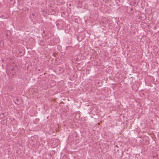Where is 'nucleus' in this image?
I'll return each instance as SVG.
<instances>
[{"label":"nucleus","instance_id":"f257e3e1","mask_svg":"<svg viewBox=\"0 0 159 159\" xmlns=\"http://www.w3.org/2000/svg\"><path fill=\"white\" fill-rule=\"evenodd\" d=\"M10 73L12 74V75H14L15 72L14 71L13 69H12L10 70Z\"/></svg>","mask_w":159,"mask_h":159},{"label":"nucleus","instance_id":"f03ea898","mask_svg":"<svg viewBox=\"0 0 159 159\" xmlns=\"http://www.w3.org/2000/svg\"><path fill=\"white\" fill-rule=\"evenodd\" d=\"M16 100H17V101H18V99H16Z\"/></svg>","mask_w":159,"mask_h":159},{"label":"nucleus","instance_id":"7ed1b4c3","mask_svg":"<svg viewBox=\"0 0 159 159\" xmlns=\"http://www.w3.org/2000/svg\"><path fill=\"white\" fill-rule=\"evenodd\" d=\"M34 14H32L33 16H34Z\"/></svg>","mask_w":159,"mask_h":159}]
</instances>
